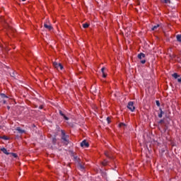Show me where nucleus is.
I'll return each instance as SVG.
<instances>
[{"mask_svg":"<svg viewBox=\"0 0 181 181\" xmlns=\"http://www.w3.org/2000/svg\"><path fill=\"white\" fill-rule=\"evenodd\" d=\"M119 127L121 128L122 127H125V124L124 123H120Z\"/></svg>","mask_w":181,"mask_h":181,"instance_id":"23","label":"nucleus"},{"mask_svg":"<svg viewBox=\"0 0 181 181\" xmlns=\"http://www.w3.org/2000/svg\"><path fill=\"white\" fill-rule=\"evenodd\" d=\"M159 29H160V25L157 24L151 28V30H153L154 32H158Z\"/></svg>","mask_w":181,"mask_h":181,"instance_id":"6","label":"nucleus"},{"mask_svg":"<svg viewBox=\"0 0 181 181\" xmlns=\"http://www.w3.org/2000/svg\"><path fill=\"white\" fill-rule=\"evenodd\" d=\"M103 166H105L107 165V161L103 162Z\"/></svg>","mask_w":181,"mask_h":181,"instance_id":"26","label":"nucleus"},{"mask_svg":"<svg viewBox=\"0 0 181 181\" xmlns=\"http://www.w3.org/2000/svg\"><path fill=\"white\" fill-rule=\"evenodd\" d=\"M138 59H139L140 60H142V59H145V54H144L142 52L139 54Z\"/></svg>","mask_w":181,"mask_h":181,"instance_id":"9","label":"nucleus"},{"mask_svg":"<svg viewBox=\"0 0 181 181\" xmlns=\"http://www.w3.org/2000/svg\"><path fill=\"white\" fill-rule=\"evenodd\" d=\"M2 139V136H0V139Z\"/></svg>","mask_w":181,"mask_h":181,"instance_id":"31","label":"nucleus"},{"mask_svg":"<svg viewBox=\"0 0 181 181\" xmlns=\"http://www.w3.org/2000/svg\"><path fill=\"white\" fill-rule=\"evenodd\" d=\"M105 155L107 156V158H111V155H110V152L108 151H105Z\"/></svg>","mask_w":181,"mask_h":181,"instance_id":"15","label":"nucleus"},{"mask_svg":"<svg viewBox=\"0 0 181 181\" xmlns=\"http://www.w3.org/2000/svg\"><path fill=\"white\" fill-rule=\"evenodd\" d=\"M81 146L82 148H88L89 144L88 142H87V141L83 140L81 143Z\"/></svg>","mask_w":181,"mask_h":181,"instance_id":"5","label":"nucleus"},{"mask_svg":"<svg viewBox=\"0 0 181 181\" xmlns=\"http://www.w3.org/2000/svg\"><path fill=\"white\" fill-rule=\"evenodd\" d=\"M75 159H77V157H74Z\"/></svg>","mask_w":181,"mask_h":181,"instance_id":"32","label":"nucleus"},{"mask_svg":"<svg viewBox=\"0 0 181 181\" xmlns=\"http://www.w3.org/2000/svg\"><path fill=\"white\" fill-rule=\"evenodd\" d=\"M79 168H80L81 170H84L85 167H84L83 165L80 164V165H79Z\"/></svg>","mask_w":181,"mask_h":181,"instance_id":"16","label":"nucleus"},{"mask_svg":"<svg viewBox=\"0 0 181 181\" xmlns=\"http://www.w3.org/2000/svg\"><path fill=\"white\" fill-rule=\"evenodd\" d=\"M40 109L42 110L43 109V106H40Z\"/></svg>","mask_w":181,"mask_h":181,"instance_id":"29","label":"nucleus"},{"mask_svg":"<svg viewBox=\"0 0 181 181\" xmlns=\"http://www.w3.org/2000/svg\"><path fill=\"white\" fill-rule=\"evenodd\" d=\"M177 81H178V83H181V77H179V78H177Z\"/></svg>","mask_w":181,"mask_h":181,"instance_id":"25","label":"nucleus"},{"mask_svg":"<svg viewBox=\"0 0 181 181\" xmlns=\"http://www.w3.org/2000/svg\"><path fill=\"white\" fill-rule=\"evenodd\" d=\"M61 138L64 142V144H65V145H68L69 144V135L66 134V132H64V130H61Z\"/></svg>","mask_w":181,"mask_h":181,"instance_id":"1","label":"nucleus"},{"mask_svg":"<svg viewBox=\"0 0 181 181\" xmlns=\"http://www.w3.org/2000/svg\"><path fill=\"white\" fill-rule=\"evenodd\" d=\"M107 122H108V124H110V117H107Z\"/></svg>","mask_w":181,"mask_h":181,"instance_id":"27","label":"nucleus"},{"mask_svg":"<svg viewBox=\"0 0 181 181\" xmlns=\"http://www.w3.org/2000/svg\"><path fill=\"white\" fill-rule=\"evenodd\" d=\"M1 152L4 153L5 155H9V153L8 152V150L5 148H1Z\"/></svg>","mask_w":181,"mask_h":181,"instance_id":"10","label":"nucleus"},{"mask_svg":"<svg viewBox=\"0 0 181 181\" xmlns=\"http://www.w3.org/2000/svg\"><path fill=\"white\" fill-rule=\"evenodd\" d=\"M156 104L157 107H160V103H159V100H156Z\"/></svg>","mask_w":181,"mask_h":181,"instance_id":"19","label":"nucleus"},{"mask_svg":"<svg viewBox=\"0 0 181 181\" xmlns=\"http://www.w3.org/2000/svg\"><path fill=\"white\" fill-rule=\"evenodd\" d=\"M1 97L2 98H8V96H6V95H5L4 93H1Z\"/></svg>","mask_w":181,"mask_h":181,"instance_id":"17","label":"nucleus"},{"mask_svg":"<svg viewBox=\"0 0 181 181\" xmlns=\"http://www.w3.org/2000/svg\"><path fill=\"white\" fill-rule=\"evenodd\" d=\"M8 109L9 110V106L8 107Z\"/></svg>","mask_w":181,"mask_h":181,"instance_id":"34","label":"nucleus"},{"mask_svg":"<svg viewBox=\"0 0 181 181\" xmlns=\"http://www.w3.org/2000/svg\"><path fill=\"white\" fill-rule=\"evenodd\" d=\"M57 141V139H56V138L52 139L53 144H56Z\"/></svg>","mask_w":181,"mask_h":181,"instance_id":"24","label":"nucleus"},{"mask_svg":"<svg viewBox=\"0 0 181 181\" xmlns=\"http://www.w3.org/2000/svg\"><path fill=\"white\" fill-rule=\"evenodd\" d=\"M173 77H174V78H177L178 77H180V76L178 75L177 73H175L173 74Z\"/></svg>","mask_w":181,"mask_h":181,"instance_id":"14","label":"nucleus"},{"mask_svg":"<svg viewBox=\"0 0 181 181\" xmlns=\"http://www.w3.org/2000/svg\"><path fill=\"white\" fill-rule=\"evenodd\" d=\"M162 115H163V111H162V110H160V113L158 114L159 118H162Z\"/></svg>","mask_w":181,"mask_h":181,"instance_id":"18","label":"nucleus"},{"mask_svg":"<svg viewBox=\"0 0 181 181\" xmlns=\"http://www.w3.org/2000/svg\"><path fill=\"white\" fill-rule=\"evenodd\" d=\"M104 70H105V68L103 67V68L101 69V71L103 73V77L104 78H105V77H107V74H105V72H104Z\"/></svg>","mask_w":181,"mask_h":181,"instance_id":"11","label":"nucleus"},{"mask_svg":"<svg viewBox=\"0 0 181 181\" xmlns=\"http://www.w3.org/2000/svg\"><path fill=\"white\" fill-rule=\"evenodd\" d=\"M59 115L64 117V119H66V121H69V117H67L66 115H64V114L63 113V112L62 110H59Z\"/></svg>","mask_w":181,"mask_h":181,"instance_id":"8","label":"nucleus"},{"mask_svg":"<svg viewBox=\"0 0 181 181\" xmlns=\"http://www.w3.org/2000/svg\"><path fill=\"white\" fill-rule=\"evenodd\" d=\"M165 4H170V0H164Z\"/></svg>","mask_w":181,"mask_h":181,"instance_id":"22","label":"nucleus"},{"mask_svg":"<svg viewBox=\"0 0 181 181\" xmlns=\"http://www.w3.org/2000/svg\"><path fill=\"white\" fill-rule=\"evenodd\" d=\"M145 63H146V60L143 59V60L141 61V64H145Z\"/></svg>","mask_w":181,"mask_h":181,"instance_id":"20","label":"nucleus"},{"mask_svg":"<svg viewBox=\"0 0 181 181\" xmlns=\"http://www.w3.org/2000/svg\"><path fill=\"white\" fill-rule=\"evenodd\" d=\"M127 108H129L130 111L134 112L135 110V106H134V102H129L128 103Z\"/></svg>","mask_w":181,"mask_h":181,"instance_id":"4","label":"nucleus"},{"mask_svg":"<svg viewBox=\"0 0 181 181\" xmlns=\"http://www.w3.org/2000/svg\"><path fill=\"white\" fill-rule=\"evenodd\" d=\"M1 139H5L6 141H8V137L6 136H4L1 137Z\"/></svg>","mask_w":181,"mask_h":181,"instance_id":"21","label":"nucleus"},{"mask_svg":"<svg viewBox=\"0 0 181 181\" xmlns=\"http://www.w3.org/2000/svg\"><path fill=\"white\" fill-rule=\"evenodd\" d=\"M4 104H6V100H4Z\"/></svg>","mask_w":181,"mask_h":181,"instance_id":"30","label":"nucleus"},{"mask_svg":"<svg viewBox=\"0 0 181 181\" xmlns=\"http://www.w3.org/2000/svg\"><path fill=\"white\" fill-rule=\"evenodd\" d=\"M44 27L45 29H48V30H52L53 29V27H52V25L49 23V21L47 20V21L44 23Z\"/></svg>","mask_w":181,"mask_h":181,"instance_id":"3","label":"nucleus"},{"mask_svg":"<svg viewBox=\"0 0 181 181\" xmlns=\"http://www.w3.org/2000/svg\"><path fill=\"white\" fill-rule=\"evenodd\" d=\"M53 66L57 70H63V65L62 64H58L57 62H53Z\"/></svg>","mask_w":181,"mask_h":181,"instance_id":"2","label":"nucleus"},{"mask_svg":"<svg viewBox=\"0 0 181 181\" xmlns=\"http://www.w3.org/2000/svg\"><path fill=\"white\" fill-rule=\"evenodd\" d=\"M13 156H14V158H16V153H13Z\"/></svg>","mask_w":181,"mask_h":181,"instance_id":"28","label":"nucleus"},{"mask_svg":"<svg viewBox=\"0 0 181 181\" xmlns=\"http://www.w3.org/2000/svg\"><path fill=\"white\" fill-rule=\"evenodd\" d=\"M16 131H18V134H26V131L21 129V127H16Z\"/></svg>","mask_w":181,"mask_h":181,"instance_id":"7","label":"nucleus"},{"mask_svg":"<svg viewBox=\"0 0 181 181\" xmlns=\"http://www.w3.org/2000/svg\"><path fill=\"white\" fill-rule=\"evenodd\" d=\"M88 26H90V24H88L87 23L83 24V28H84V29H87V28H88Z\"/></svg>","mask_w":181,"mask_h":181,"instance_id":"12","label":"nucleus"},{"mask_svg":"<svg viewBox=\"0 0 181 181\" xmlns=\"http://www.w3.org/2000/svg\"><path fill=\"white\" fill-rule=\"evenodd\" d=\"M22 1H26V0H22Z\"/></svg>","mask_w":181,"mask_h":181,"instance_id":"33","label":"nucleus"},{"mask_svg":"<svg viewBox=\"0 0 181 181\" xmlns=\"http://www.w3.org/2000/svg\"><path fill=\"white\" fill-rule=\"evenodd\" d=\"M176 37L177 42H180L181 43V35H177Z\"/></svg>","mask_w":181,"mask_h":181,"instance_id":"13","label":"nucleus"},{"mask_svg":"<svg viewBox=\"0 0 181 181\" xmlns=\"http://www.w3.org/2000/svg\"><path fill=\"white\" fill-rule=\"evenodd\" d=\"M160 122H163V121L161 120Z\"/></svg>","mask_w":181,"mask_h":181,"instance_id":"35","label":"nucleus"}]
</instances>
